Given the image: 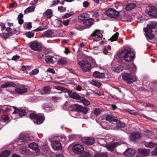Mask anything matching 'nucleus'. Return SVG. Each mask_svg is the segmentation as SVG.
Returning a JSON list of instances; mask_svg holds the SVG:
<instances>
[{
    "mask_svg": "<svg viewBox=\"0 0 157 157\" xmlns=\"http://www.w3.org/2000/svg\"><path fill=\"white\" fill-rule=\"evenodd\" d=\"M117 56L120 58L123 59L126 62H129L133 59L135 55L131 48L127 47L124 49L119 50L117 53Z\"/></svg>",
    "mask_w": 157,
    "mask_h": 157,
    "instance_id": "nucleus-1",
    "label": "nucleus"
},
{
    "mask_svg": "<svg viewBox=\"0 0 157 157\" xmlns=\"http://www.w3.org/2000/svg\"><path fill=\"white\" fill-rule=\"evenodd\" d=\"M78 63L83 72H89L91 69V64L88 60H83L79 61Z\"/></svg>",
    "mask_w": 157,
    "mask_h": 157,
    "instance_id": "nucleus-2",
    "label": "nucleus"
},
{
    "mask_svg": "<svg viewBox=\"0 0 157 157\" xmlns=\"http://www.w3.org/2000/svg\"><path fill=\"white\" fill-rule=\"evenodd\" d=\"M122 78L123 80L126 81L129 84L136 82L137 79L135 75H132L131 74H124L122 75Z\"/></svg>",
    "mask_w": 157,
    "mask_h": 157,
    "instance_id": "nucleus-3",
    "label": "nucleus"
},
{
    "mask_svg": "<svg viewBox=\"0 0 157 157\" xmlns=\"http://www.w3.org/2000/svg\"><path fill=\"white\" fill-rule=\"evenodd\" d=\"M147 13L150 16L153 17H157V8L154 6H149L146 9Z\"/></svg>",
    "mask_w": 157,
    "mask_h": 157,
    "instance_id": "nucleus-4",
    "label": "nucleus"
},
{
    "mask_svg": "<svg viewBox=\"0 0 157 157\" xmlns=\"http://www.w3.org/2000/svg\"><path fill=\"white\" fill-rule=\"evenodd\" d=\"M60 90L64 92H67L68 93L69 96L71 98H73L76 100L80 99L81 97L76 93L69 91L66 88L59 86V90Z\"/></svg>",
    "mask_w": 157,
    "mask_h": 157,
    "instance_id": "nucleus-5",
    "label": "nucleus"
},
{
    "mask_svg": "<svg viewBox=\"0 0 157 157\" xmlns=\"http://www.w3.org/2000/svg\"><path fill=\"white\" fill-rule=\"evenodd\" d=\"M104 14L110 17L117 18L119 15V12L110 8L106 10Z\"/></svg>",
    "mask_w": 157,
    "mask_h": 157,
    "instance_id": "nucleus-6",
    "label": "nucleus"
},
{
    "mask_svg": "<svg viewBox=\"0 0 157 157\" xmlns=\"http://www.w3.org/2000/svg\"><path fill=\"white\" fill-rule=\"evenodd\" d=\"M28 146L33 150L32 153L34 155L37 156L40 154V149L38 148V146L36 143H31L29 144Z\"/></svg>",
    "mask_w": 157,
    "mask_h": 157,
    "instance_id": "nucleus-7",
    "label": "nucleus"
},
{
    "mask_svg": "<svg viewBox=\"0 0 157 157\" xmlns=\"http://www.w3.org/2000/svg\"><path fill=\"white\" fill-rule=\"evenodd\" d=\"M84 149V148L83 146L79 144L74 145L72 148L73 152L77 154H81L83 151Z\"/></svg>",
    "mask_w": 157,
    "mask_h": 157,
    "instance_id": "nucleus-8",
    "label": "nucleus"
},
{
    "mask_svg": "<svg viewBox=\"0 0 157 157\" xmlns=\"http://www.w3.org/2000/svg\"><path fill=\"white\" fill-rule=\"evenodd\" d=\"M100 30L99 29H97L91 34L92 37H94V40L97 41H99L102 39V34L99 32Z\"/></svg>",
    "mask_w": 157,
    "mask_h": 157,
    "instance_id": "nucleus-9",
    "label": "nucleus"
},
{
    "mask_svg": "<svg viewBox=\"0 0 157 157\" xmlns=\"http://www.w3.org/2000/svg\"><path fill=\"white\" fill-rule=\"evenodd\" d=\"M157 23L155 21H151L147 25V28H144V31L145 32H152V30L155 29Z\"/></svg>",
    "mask_w": 157,
    "mask_h": 157,
    "instance_id": "nucleus-10",
    "label": "nucleus"
},
{
    "mask_svg": "<svg viewBox=\"0 0 157 157\" xmlns=\"http://www.w3.org/2000/svg\"><path fill=\"white\" fill-rule=\"evenodd\" d=\"M27 91V89L24 85H20L17 86L15 89V92L17 94H21L25 93Z\"/></svg>",
    "mask_w": 157,
    "mask_h": 157,
    "instance_id": "nucleus-11",
    "label": "nucleus"
},
{
    "mask_svg": "<svg viewBox=\"0 0 157 157\" xmlns=\"http://www.w3.org/2000/svg\"><path fill=\"white\" fill-rule=\"evenodd\" d=\"M14 109L13 113H18L20 117L24 116L26 113V111L25 109H18L15 106H13L12 107Z\"/></svg>",
    "mask_w": 157,
    "mask_h": 157,
    "instance_id": "nucleus-12",
    "label": "nucleus"
},
{
    "mask_svg": "<svg viewBox=\"0 0 157 157\" xmlns=\"http://www.w3.org/2000/svg\"><path fill=\"white\" fill-rule=\"evenodd\" d=\"M144 134L147 136L151 139H154L155 137V133L152 130H146L144 131Z\"/></svg>",
    "mask_w": 157,
    "mask_h": 157,
    "instance_id": "nucleus-13",
    "label": "nucleus"
},
{
    "mask_svg": "<svg viewBox=\"0 0 157 157\" xmlns=\"http://www.w3.org/2000/svg\"><path fill=\"white\" fill-rule=\"evenodd\" d=\"M20 137H19V140L17 141V143L18 145H20L22 144H20V142L23 143H26L28 141H29L30 140H31L33 139V137L31 136H29V135H26L25 136V137L23 139H20Z\"/></svg>",
    "mask_w": 157,
    "mask_h": 157,
    "instance_id": "nucleus-14",
    "label": "nucleus"
},
{
    "mask_svg": "<svg viewBox=\"0 0 157 157\" xmlns=\"http://www.w3.org/2000/svg\"><path fill=\"white\" fill-rule=\"evenodd\" d=\"M30 47L34 51H39L42 49L41 45L36 42H33L30 45Z\"/></svg>",
    "mask_w": 157,
    "mask_h": 157,
    "instance_id": "nucleus-15",
    "label": "nucleus"
},
{
    "mask_svg": "<svg viewBox=\"0 0 157 157\" xmlns=\"http://www.w3.org/2000/svg\"><path fill=\"white\" fill-rule=\"evenodd\" d=\"M136 152L135 150L129 148L124 153V155L126 157H131L133 156Z\"/></svg>",
    "mask_w": 157,
    "mask_h": 157,
    "instance_id": "nucleus-16",
    "label": "nucleus"
},
{
    "mask_svg": "<svg viewBox=\"0 0 157 157\" xmlns=\"http://www.w3.org/2000/svg\"><path fill=\"white\" fill-rule=\"evenodd\" d=\"M141 134L139 132H134L132 133L130 139L131 141H134L137 139L141 138Z\"/></svg>",
    "mask_w": 157,
    "mask_h": 157,
    "instance_id": "nucleus-17",
    "label": "nucleus"
},
{
    "mask_svg": "<svg viewBox=\"0 0 157 157\" xmlns=\"http://www.w3.org/2000/svg\"><path fill=\"white\" fill-rule=\"evenodd\" d=\"M16 84L12 82H6L1 85V87L2 88H6L10 87H14Z\"/></svg>",
    "mask_w": 157,
    "mask_h": 157,
    "instance_id": "nucleus-18",
    "label": "nucleus"
},
{
    "mask_svg": "<svg viewBox=\"0 0 157 157\" xmlns=\"http://www.w3.org/2000/svg\"><path fill=\"white\" fill-rule=\"evenodd\" d=\"M138 151L140 154L145 156H148L150 153V150L149 149L140 148Z\"/></svg>",
    "mask_w": 157,
    "mask_h": 157,
    "instance_id": "nucleus-19",
    "label": "nucleus"
},
{
    "mask_svg": "<svg viewBox=\"0 0 157 157\" xmlns=\"http://www.w3.org/2000/svg\"><path fill=\"white\" fill-rule=\"evenodd\" d=\"M44 116L43 115H38L36 119L34 120V122L37 124H40L42 123L44 120Z\"/></svg>",
    "mask_w": 157,
    "mask_h": 157,
    "instance_id": "nucleus-20",
    "label": "nucleus"
},
{
    "mask_svg": "<svg viewBox=\"0 0 157 157\" xmlns=\"http://www.w3.org/2000/svg\"><path fill=\"white\" fill-rule=\"evenodd\" d=\"M88 16V14L86 13H84L79 14L78 16V18L80 20L84 22L87 19Z\"/></svg>",
    "mask_w": 157,
    "mask_h": 157,
    "instance_id": "nucleus-21",
    "label": "nucleus"
},
{
    "mask_svg": "<svg viewBox=\"0 0 157 157\" xmlns=\"http://www.w3.org/2000/svg\"><path fill=\"white\" fill-rule=\"evenodd\" d=\"M93 75L94 77L98 78H103L105 77V74L103 73H100L98 71L94 72Z\"/></svg>",
    "mask_w": 157,
    "mask_h": 157,
    "instance_id": "nucleus-22",
    "label": "nucleus"
},
{
    "mask_svg": "<svg viewBox=\"0 0 157 157\" xmlns=\"http://www.w3.org/2000/svg\"><path fill=\"white\" fill-rule=\"evenodd\" d=\"M144 144L145 147L148 148H152L156 145V144L152 142H145Z\"/></svg>",
    "mask_w": 157,
    "mask_h": 157,
    "instance_id": "nucleus-23",
    "label": "nucleus"
},
{
    "mask_svg": "<svg viewBox=\"0 0 157 157\" xmlns=\"http://www.w3.org/2000/svg\"><path fill=\"white\" fill-rule=\"evenodd\" d=\"M51 146L52 148L55 150H59V144L57 140L53 141L51 144Z\"/></svg>",
    "mask_w": 157,
    "mask_h": 157,
    "instance_id": "nucleus-24",
    "label": "nucleus"
},
{
    "mask_svg": "<svg viewBox=\"0 0 157 157\" xmlns=\"http://www.w3.org/2000/svg\"><path fill=\"white\" fill-rule=\"evenodd\" d=\"M94 22V20L93 19L87 18V19L86 20L83 22V24L87 26H90Z\"/></svg>",
    "mask_w": 157,
    "mask_h": 157,
    "instance_id": "nucleus-25",
    "label": "nucleus"
},
{
    "mask_svg": "<svg viewBox=\"0 0 157 157\" xmlns=\"http://www.w3.org/2000/svg\"><path fill=\"white\" fill-rule=\"evenodd\" d=\"M94 139L93 137H90L86 139L85 143L88 145H91L94 143Z\"/></svg>",
    "mask_w": 157,
    "mask_h": 157,
    "instance_id": "nucleus-26",
    "label": "nucleus"
},
{
    "mask_svg": "<svg viewBox=\"0 0 157 157\" xmlns=\"http://www.w3.org/2000/svg\"><path fill=\"white\" fill-rule=\"evenodd\" d=\"M54 58V57L53 56H47L45 57V60L47 62L49 63H53L54 62L53 59Z\"/></svg>",
    "mask_w": 157,
    "mask_h": 157,
    "instance_id": "nucleus-27",
    "label": "nucleus"
},
{
    "mask_svg": "<svg viewBox=\"0 0 157 157\" xmlns=\"http://www.w3.org/2000/svg\"><path fill=\"white\" fill-rule=\"evenodd\" d=\"M117 146V144L114 143L106 145V148L109 150L112 151Z\"/></svg>",
    "mask_w": 157,
    "mask_h": 157,
    "instance_id": "nucleus-28",
    "label": "nucleus"
},
{
    "mask_svg": "<svg viewBox=\"0 0 157 157\" xmlns=\"http://www.w3.org/2000/svg\"><path fill=\"white\" fill-rule=\"evenodd\" d=\"M145 32L146 33L147 40L150 42H151V40L153 39L154 37V34L151 33V32Z\"/></svg>",
    "mask_w": 157,
    "mask_h": 157,
    "instance_id": "nucleus-29",
    "label": "nucleus"
},
{
    "mask_svg": "<svg viewBox=\"0 0 157 157\" xmlns=\"http://www.w3.org/2000/svg\"><path fill=\"white\" fill-rule=\"evenodd\" d=\"M106 119L109 122H111L112 121H115L117 120L116 117L111 115H106Z\"/></svg>",
    "mask_w": 157,
    "mask_h": 157,
    "instance_id": "nucleus-30",
    "label": "nucleus"
},
{
    "mask_svg": "<svg viewBox=\"0 0 157 157\" xmlns=\"http://www.w3.org/2000/svg\"><path fill=\"white\" fill-rule=\"evenodd\" d=\"M136 6L135 4L131 3L127 5L125 7V9L127 10H129L134 9Z\"/></svg>",
    "mask_w": 157,
    "mask_h": 157,
    "instance_id": "nucleus-31",
    "label": "nucleus"
},
{
    "mask_svg": "<svg viewBox=\"0 0 157 157\" xmlns=\"http://www.w3.org/2000/svg\"><path fill=\"white\" fill-rule=\"evenodd\" d=\"M52 33L50 30H48L43 33L42 35L43 37H50L52 35Z\"/></svg>",
    "mask_w": 157,
    "mask_h": 157,
    "instance_id": "nucleus-32",
    "label": "nucleus"
},
{
    "mask_svg": "<svg viewBox=\"0 0 157 157\" xmlns=\"http://www.w3.org/2000/svg\"><path fill=\"white\" fill-rule=\"evenodd\" d=\"M80 100V101L86 106H88L90 104V101L84 98L81 97Z\"/></svg>",
    "mask_w": 157,
    "mask_h": 157,
    "instance_id": "nucleus-33",
    "label": "nucleus"
},
{
    "mask_svg": "<svg viewBox=\"0 0 157 157\" xmlns=\"http://www.w3.org/2000/svg\"><path fill=\"white\" fill-rule=\"evenodd\" d=\"M10 153V151H5L0 154V157H9V155Z\"/></svg>",
    "mask_w": 157,
    "mask_h": 157,
    "instance_id": "nucleus-34",
    "label": "nucleus"
},
{
    "mask_svg": "<svg viewBox=\"0 0 157 157\" xmlns=\"http://www.w3.org/2000/svg\"><path fill=\"white\" fill-rule=\"evenodd\" d=\"M94 157H108L106 152L102 153H97L94 155Z\"/></svg>",
    "mask_w": 157,
    "mask_h": 157,
    "instance_id": "nucleus-35",
    "label": "nucleus"
},
{
    "mask_svg": "<svg viewBox=\"0 0 157 157\" xmlns=\"http://www.w3.org/2000/svg\"><path fill=\"white\" fill-rule=\"evenodd\" d=\"M119 33L117 32L115 33L112 37L110 38L109 40L113 42V41H116L118 37Z\"/></svg>",
    "mask_w": 157,
    "mask_h": 157,
    "instance_id": "nucleus-36",
    "label": "nucleus"
},
{
    "mask_svg": "<svg viewBox=\"0 0 157 157\" xmlns=\"http://www.w3.org/2000/svg\"><path fill=\"white\" fill-rule=\"evenodd\" d=\"M126 124L120 121H118L117 123L116 126V128H121L124 127L125 126Z\"/></svg>",
    "mask_w": 157,
    "mask_h": 157,
    "instance_id": "nucleus-37",
    "label": "nucleus"
},
{
    "mask_svg": "<svg viewBox=\"0 0 157 157\" xmlns=\"http://www.w3.org/2000/svg\"><path fill=\"white\" fill-rule=\"evenodd\" d=\"M23 15L22 13H20L18 15V20L19 22V24L20 25L22 24L24 22L23 19Z\"/></svg>",
    "mask_w": 157,
    "mask_h": 157,
    "instance_id": "nucleus-38",
    "label": "nucleus"
},
{
    "mask_svg": "<svg viewBox=\"0 0 157 157\" xmlns=\"http://www.w3.org/2000/svg\"><path fill=\"white\" fill-rule=\"evenodd\" d=\"M46 15L47 17L51 18L52 16V10L50 9H48L46 11Z\"/></svg>",
    "mask_w": 157,
    "mask_h": 157,
    "instance_id": "nucleus-39",
    "label": "nucleus"
},
{
    "mask_svg": "<svg viewBox=\"0 0 157 157\" xmlns=\"http://www.w3.org/2000/svg\"><path fill=\"white\" fill-rule=\"evenodd\" d=\"M72 107L75 110L79 112L82 106L78 104H74L72 105Z\"/></svg>",
    "mask_w": 157,
    "mask_h": 157,
    "instance_id": "nucleus-40",
    "label": "nucleus"
},
{
    "mask_svg": "<svg viewBox=\"0 0 157 157\" xmlns=\"http://www.w3.org/2000/svg\"><path fill=\"white\" fill-rule=\"evenodd\" d=\"M35 9L34 7L31 6L27 8L25 11L24 12L25 13H27L29 12H32L34 11Z\"/></svg>",
    "mask_w": 157,
    "mask_h": 157,
    "instance_id": "nucleus-41",
    "label": "nucleus"
},
{
    "mask_svg": "<svg viewBox=\"0 0 157 157\" xmlns=\"http://www.w3.org/2000/svg\"><path fill=\"white\" fill-rule=\"evenodd\" d=\"M123 70L124 68L123 67H119L114 68L113 70L115 72L119 73L122 71Z\"/></svg>",
    "mask_w": 157,
    "mask_h": 157,
    "instance_id": "nucleus-42",
    "label": "nucleus"
},
{
    "mask_svg": "<svg viewBox=\"0 0 157 157\" xmlns=\"http://www.w3.org/2000/svg\"><path fill=\"white\" fill-rule=\"evenodd\" d=\"M20 152L22 154L25 155L29 153V151L26 148H23L20 149Z\"/></svg>",
    "mask_w": 157,
    "mask_h": 157,
    "instance_id": "nucleus-43",
    "label": "nucleus"
},
{
    "mask_svg": "<svg viewBox=\"0 0 157 157\" xmlns=\"http://www.w3.org/2000/svg\"><path fill=\"white\" fill-rule=\"evenodd\" d=\"M12 35L11 33H3L1 34V36L3 38H4L5 39H7L8 37V35Z\"/></svg>",
    "mask_w": 157,
    "mask_h": 157,
    "instance_id": "nucleus-44",
    "label": "nucleus"
},
{
    "mask_svg": "<svg viewBox=\"0 0 157 157\" xmlns=\"http://www.w3.org/2000/svg\"><path fill=\"white\" fill-rule=\"evenodd\" d=\"M88 111V109L85 107L82 106L79 112L83 113H86Z\"/></svg>",
    "mask_w": 157,
    "mask_h": 157,
    "instance_id": "nucleus-45",
    "label": "nucleus"
},
{
    "mask_svg": "<svg viewBox=\"0 0 157 157\" xmlns=\"http://www.w3.org/2000/svg\"><path fill=\"white\" fill-rule=\"evenodd\" d=\"M39 72V70L37 69H35L32 70L30 73V75H35L37 74Z\"/></svg>",
    "mask_w": 157,
    "mask_h": 157,
    "instance_id": "nucleus-46",
    "label": "nucleus"
},
{
    "mask_svg": "<svg viewBox=\"0 0 157 157\" xmlns=\"http://www.w3.org/2000/svg\"><path fill=\"white\" fill-rule=\"evenodd\" d=\"M2 118L3 120L7 122H10L9 120V117L8 115H4L2 116Z\"/></svg>",
    "mask_w": 157,
    "mask_h": 157,
    "instance_id": "nucleus-47",
    "label": "nucleus"
},
{
    "mask_svg": "<svg viewBox=\"0 0 157 157\" xmlns=\"http://www.w3.org/2000/svg\"><path fill=\"white\" fill-rule=\"evenodd\" d=\"M67 61L64 59H59V65H65L67 64Z\"/></svg>",
    "mask_w": 157,
    "mask_h": 157,
    "instance_id": "nucleus-48",
    "label": "nucleus"
},
{
    "mask_svg": "<svg viewBox=\"0 0 157 157\" xmlns=\"http://www.w3.org/2000/svg\"><path fill=\"white\" fill-rule=\"evenodd\" d=\"M34 35L33 33H31L30 32H28L25 33L26 36L29 38H31L33 37Z\"/></svg>",
    "mask_w": 157,
    "mask_h": 157,
    "instance_id": "nucleus-49",
    "label": "nucleus"
},
{
    "mask_svg": "<svg viewBox=\"0 0 157 157\" xmlns=\"http://www.w3.org/2000/svg\"><path fill=\"white\" fill-rule=\"evenodd\" d=\"M43 90L46 93H48L50 91V87L49 86L45 87L43 88Z\"/></svg>",
    "mask_w": 157,
    "mask_h": 157,
    "instance_id": "nucleus-50",
    "label": "nucleus"
},
{
    "mask_svg": "<svg viewBox=\"0 0 157 157\" xmlns=\"http://www.w3.org/2000/svg\"><path fill=\"white\" fill-rule=\"evenodd\" d=\"M94 113L96 115H98L100 113V111L99 109L95 108L94 110Z\"/></svg>",
    "mask_w": 157,
    "mask_h": 157,
    "instance_id": "nucleus-51",
    "label": "nucleus"
},
{
    "mask_svg": "<svg viewBox=\"0 0 157 157\" xmlns=\"http://www.w3.org/2000/svg\"><path fill=\"white\" fill-rule=\"evenodd\" d=\"M93 15L94 17H98L99 15V11L97 10L94 11L93 13Z\"/></svg>",
    "mask_w": 157,
    "mask_h": 157,
    "instance_id": "nucleus-52",
    "label": "nucleus"
},
{
    "mask_svg": "<svg viewBox=\"0 0 157 157\" xmlns=\"http://www.w3.org/2000/svg\"><path fill=\"white\" fill-rule=\"evenodd\" d=\"M37 116L38 115H37L33 113H31L29 117L32 119H34L35 120L36 119Z\"/></svg>",
    "mask_w": 157,
    "mask_h": 157,
    "instance_id": "nucleus-53",
    "label": "nucleus"
},
{
    "mask_svg": "<svg viewBox=\"0 0 157 157\" xmlns=\"http://www.w3.org/2000/svg\"><path fill=\"white\" fill-rule=\"evenodd\" d=\"M47 72L48 73H51L53 74L55 73L54 70L53 68H48L47 70Z\"/></svg>",
    "mask_w": 157,
    "mask_h": 157,
    "instance_id": "nucleus-54",
    "label": "nucleus"
},
{
    "mask_svg": "<svg viewBox=\"0 0 157 157\" xmlns=\"http://www.w3.org/2000/svg\"><path fill=\"white\" fill-rule=\"evenodd\" d=\"M90 4L87 1H85L83 3V6L84 7H87L89 6Z\"/></svg>",
    "mask_w": 157,
    "mask_h": 157,
    "instance_id": "nucleus-55",
    "label": "nucleus"
},
{
    "mask_svg": "<svg viewBox=\"0 0 157 157\" xmlns=\"http://www.w3.org/2000/svg\"><path fill=\"white\" fill-rule=\"evenodd\" d=\"M151 154L152 155H157V146L155 147L154 150L151 152Z\"/></svg>",
    "mask_w": 157,
    "mask_h": 157,
    "instance_id": "nucleus-56",
    "label": "nucleus"
},
{
    "mask_svg": "<svg viewBox=\"0 0 157 157\" xmlns=\"http://www.w3.org/2000/svg\"><path fill=\"white\" fill-rule=\"evenodd\" d=\"M94 93L95 94H97L99 96L104 95V92L102 91L98 92H94Z\"/></svg>",
    "mask_w": 157,
    "mask_h": 157,
    "instance_id": "nucleus-57",
    "label": "nucleus"
},
{
    "mask_svg": "<svg viewBox=\"0 0 157 157\" xmlns=\"http://www.w3.org/2000/svg\"><path fill=\"white\" fill-rule=\"evenodd\" d=\"M71 13H67L65 14L63 16L62 18H66L70 17L71 16Z\"/></svg>",
    "mask_w": 157,
    "mask_h": 157,
    "instance_id": "nucleus-58",
    "label": "nucleus"
},
{
    "mask_svg": "<svg viewBox=\"0 0 157 157\" xmlns=\"http://www.w3.org/2000/svg\"><path fill=\"white\" fill-rule=\"evenodd\" d=\"M70 21V20L69 19H67L66 21H63V23L64 25L67 26L68 25Z\"/></svg>",
    "mask_w": 157,
    "mask_h": 157,
    "instance_id": "nucleus-59",
    "label": "nucleus"
},
{
    "mask_svg": "<svg viewBox=\"0 0 157 157\" xmlns=\"http://www.w3.org/2000/svg\"><path fill=\"white\" fill-rule=\"evenodd\" d=\"M46 29V28H41V27H38V28H36L34 30H33V31H40L42 30L45 29Z\"/></svg>",
    "mask_w": 157,
    "mask_h": 157,
    "instance_id": "nucleus-60",
    "label": "nucleus"
},
{
    "mask_svg": "<svg viewBox=\"0 0 157 157\" xmlns=\"http://www.w3.org/2000/svg\"><path fill=\"white\" fill-rule=\"evenodd\" d=\"M20 56L17 55L14 56L12 58V59L13 60H16L17 59L19 58Z\"/></svg>",
    "mask_w": 157,
    "mask_h": 157,
    "instance_id": "nucleus-61",
    "label": "nucleus"
},
{
    "mask_svg": "<svg viewBox=\"0 0 157 157\" xmlns=\"http://www.w3.org/2000/svg\"><path fill=\"white\" fill-rule=\"evenodd\" d=\"M66 10V8L63 7L62 6L59 7V11L62 12Z\"/></svg>",
    "mask_w": 157,
    "mask_h": 157,
    "instance_id": "nucleus-62",
    "label": "nucleus"
},
{
    "mask_svg": "<svg viewBox=\"0 0 157 157\" xmlns=\"http://www.w3.org/2000/svg\"><path fill=\"white\" fill-rule=\"evenodd\" d=\"M63 52L67 54L68 53H69L70 52L69 49L67 48H65V50Z\"/></svg>",
    "mask_w": 157,
    "mask_h": 157,
    "instance_id": "nucleus-63",
    "label": "nucleus"
},
{
    "mask_svg": "<svg viewBox=\"0 0 157 157\" xmlns=\"http://www.w3.org/2000/svg\"><path fill=\"white\" fill-rule=\"evenodd\" d=\"M52 100L55 102H57L58 101V98L53 96L52 98Z\"/></svg>",
    "mask_w": 157,
    "mask_h": 157,
    "instance_id": "nucleus-64",
    "label": "nucleus"
}]
</instances>
